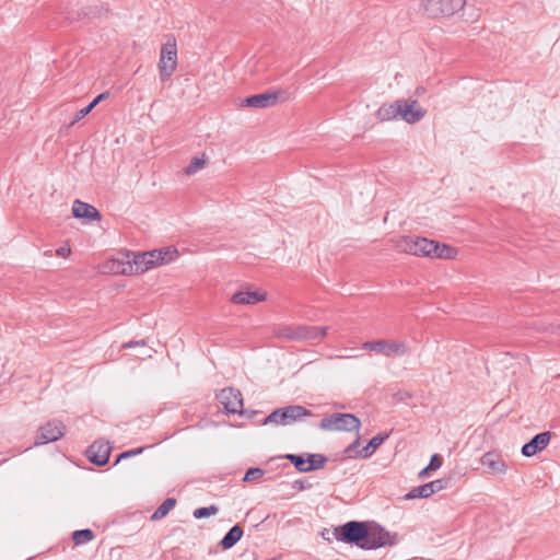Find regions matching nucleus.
Listing matches in <instances>:
<instances>
[{
    "label": "nucleus",
    "mask_w": 560,
    "mask_h": 560,
    "mask_svg": "<svg viewBox=\"0 0 560 560\" xmlns=\"http://www.w3.org/2000/svg\"><path fill=\"white\" fill-rule=\"evenodd\" d=\"M312 416V412L300 405H290L273 410L266 419L265 424L273 423L277 425H287L303 417Z\"/></svg>",
    "instance_id": "obj_4"
},
{
    "label": "nucleus",
    "mask_w": 560,
    "mask_h": 560,
    "mask_svg": "<svg viewBox=\"0 0 560 560\" xmlns=\"http://www.w3.org/2000/svg\"><path fill=\"white\" fill-rule=\"evenodd\" d=\"M444 489V482L443 480H433L431 482L424 483L422 486L413 488L407 495V499H415V498H429L435 492L441 491Z\"/></svg>",
    "instance_id": "obj_20"
},
{
    "label": "nucleus",
    "mask_w": 560,
    "mask_h": 560,
    "mask_svg": "<svg viewBox=\"0 0 560 560\" xmlns=\"http://www.w3.org/2000/svg\"><path fill=\"white\" fill-rule=\"evenodd\" d=\"M279 92L261 93L252 95L242 101L241 105L254 108H267L277 104L279 100Z\"/></svg>",
    "instance_id": "obj_15"
},
{
    "label": "nucleus",
    "mask_w": 560,
    "mask_h": 560,
    "mask_svg": "<svg viewBox=\"0 0 560 560\" xmlns=\"http://www.w3.org/2000/svg\"><path fill=\"white\" fill-rule=\"evenodd\" d=\"M265 475V470L261 469V468H249L245 476H244V481H254V480H258L260 479L262 476Z\"/></svg>",
    "instance_id": "obj_31"
},
{
    "label": "nucleus",
    "mask_w": 560,
    "mask_h": 560,
    "mask_svg": "<svg viewBox=\"0 0 560 560\" xmlns=\"http://www.w3.org/2000/svg\"><path fill=\"white\" fill-rule=\"evenodd\" d=\"M398 104L400 107L399 117L408 124L420 121L427 113L416 100H398Z\"/></svg>",
    "instance_id": "obj_13"
},
{
    "label": "nucleus",
    "mask_w": 560,
    "mask_h": 560,
    "mask_svg": "<svg viewBox=\"0 0 560 560\" xmlns=\"http://www.w3.org/2000/svg\"><path fill=\"white\" fill-rule=\"evenodd\" d=\"M431 469L429 468V466H427L425 468H423L420 472H419V477L420 478H424L428 472L430 471Z\"/></svg>",
    "instance_id": "obj_40"
},
{
    "label": "nucleus",
    "mask_w": 560,
    "mask_h": 560,
    "mask_svg": "<svg viewBox=\"0 0 560 560\" xmlns=\"http://www.w3.org/2000/svg\"><path fill=\"white\" fill-rule=\"evenodd\" d=\"M93 108H94V106H92V104L90 103L88 106H85L84 108L77 112L71 125H74L75 122H78L79 120L84 118L86 115H89L92 112Z\"/></svg>",
    "instance_id": "obj_33"
},
{
    "label": "nucleus",
    "mask_w": 560,
    "mask_h": 560,
    "mask_svg": "<svg viewBox=\"0 0 560 560\" xmlns=\"http://www.w3.org/2000/svg\"><path fill=\"white\" fill-rule=\"evenodd\" d=\"M243 536V529L241 526H233L222 538L220 545L223 549L232 548Z\"/></svg>",
    "instance_id": "obj_25"
},
{
    "label": "nucleus",
    "mask_w": 560,
    "mask_h": 560,
    "mask_svg": "<svg viewBox=\"0 0 560 560\" xmlns=\"http://www.w3.org/2000/svg\"><path fill=\"white\" fill-rule=\"evenodd\" d=\"M361 422L352 413H332L324 417L319 428L324 431H359Z\"/></svg>",
    "instance_id": "obj_5"
},
{
    "label": "nucleus",
    "mask_w": 560,
    "mask_h": 560,
    "mask_svg": "<svg viewBox=\"0 0 560 560\" xmlns=\"http://www.w3.org/2000/svg\"><path fill=\"white\" fill-rule=\"evenodd\" d=\"M65 434V425L60 421H48L38 429L35 445H44L59 440Z\"/></svg>",
    "instance_id": "obj_11"
},
{
    "label": "nucleus",
    "mask_w": 560,
    "mask_h": 560,
    "mask_svg": "<svg viewBox=\"0 0 560 560\" xmlns=\"http://www.w3.org/2000/svg\"><path fill=\"white\" fill-rule=\"evenodd\" d=\"M432 240L417 236H404L397 242V248L400 252L430 258L432 254Z\"/></svg>",
    "instance_id": "obj_8"
},
{
    "label": "nucleus",
    "mask_w": 560,
    "mask_h": 560,
    "mask_svg": "<svg viewBox=\"0 0 560 560\" xmlns=\"http://www.w3.org/2000/svg\"><path fill=\"white\" fill-rule=\"evenodd\" d=\"M550 439L551 434L548 431L535 435L528 443L523 445L522 454L526 457L534 456L548 446Z\"/></svg>",
    "instance_id": "obj_17"
},
{
    "label": "nucleus",
    "mask_w": 560,
    "mask_h": 560,
    "mask_svg": "<svg viewBox=\"0 0 560 560\" xmlns=\"http://www.w3.org/2000/svg\"><path fill=\"white\" fill-rule=\"evenodd\" d=\"M480 463L487 468L488 474L491 475H505L508 471V465L502 457L494 452L485 453Z\"/></svg>",
    "instance_id": "obj_16"
},
{
    "label": "nucleus",
    "mask_w": 560,
    "mask_h": 560,
    "mask_svg": "<svg viewBox=\"0 0 560 560\" xmlns=\"http://www.w3.org/2000/svg\"><path fill=\"white\" fill-rule=\"evenodd\" d=\"M267 298L264 291H240L232 295L231 302L234 304L242 305H255L259 302L265 301Z\"/></svg>",
    "instance_id": "obj_19"
},
{
    "label": "nucleus",
    "mask_w": 560,
    "mask_h": 560,
    "mask_svg": "<svg viewBox=\"0 0 560 560\" xmlns=\"http://www.w3.org/2000/svg\"><path fill=\"white\" fill-rule=\"evenodd\" d=\"M397 542L396 535L390 534L378 524L368 525L366 538H364L361 549L372 550L386 546H393Z\"/></svg>",
    "instance_id": "obj_7"
},
{
    "label": "nucleus",
    "mask_w": 560,
    "mask_h": 560,
    "mask_svg": "<svg viewBox=\"0 0 560 560\" xmlns=\"http://www.w3.org/2000/svg\"><path fill=\"white\" fill-rule=\"evenodd\" d=\"M362 349L373 351L386 358H400L409 353V346L406 341L395 339H378L365 341Z\"/></svg>",
    "instance_id": "obj_1"
},
{
    "label": "nucleus",
    "mask_w": 560,
    "mask_h": 560,
    "mask_svg": "<svg viewBox=\"0 0 560 560\" xmlns=\"http://www.w3.org/2000/svg\"><path fill=\"white\" fill-rule=\"evenodd\" d=\"M206 166V160L203 158H194L188 166L185 168L186 175H194L198 171Z\"/></svg>",
    "instance_id": "obj_29"
},
{
    "label": "nucleus",
    "mask_w": 560,
    "mask_h": 560,
    "mask_svg": "<svg viewBox=\"0 0 560 560\" xmlns=\"http://www.w3.org/2000/svg\"><path fill=\"white\" fill-rule=\"evenodd\" d=\"M285 458L289 459L300 472H308L324 467L327 458L320 454H307L304 458L303 455L288 454Z\"/></svg>",
    "instance_id": "obj_10"
},
{
    "label": "nucleus",
    "mask_w": 560,
    "mask_h": 560,
    "mask_svg": "<svg viewBox=\"0 0 560 560\" xmlns=\"http://www.w3.org/2000/svg\"><path fill=\"white\" fill-rule=\"evenodd\" d=\"M386 438L387 435L383 436L380 434L373 436L368 443V445L359 452V456L361 458H369L370 456H372L373 453L382 445Z\"/></svg>",
    "instance_id": "obj_26"
},
{
    "label": "nucleus",
    "mask_w": 560,
    "mask_h": 560,
    "mask_svg": "<svg viewBox=\"0 0 560 560\" xmlns=\"http://www.w3.org/2000/svg\"><path fill=\"white\" fill-rule=\"evenodd\" d=\"M109 96V93L108 92H104V93H101L100 95H97L92 102V106H96L100 102H102L103 100H106L107 97Z\"/></svg>",
    "instance_id": "obj_38"
},
{
    "label": "nucleus",
    "mask_w": 560,
    "mask_h": 560,
    "mask_svg": "<svg viewBox=\"0 0 560 560\" xmlns=\"http://www.w3.org/2000/svg\"><path fill=\"white\" fill-rule=\"evenodd\" d=\"M110 455L108 442L96 441L86 451L89 460L97 466L107 464Z\"/></svg>",
    "instance_id": "obj_14"
},
{
    "label": "nucleus",
    "mask_w": 560,
    "mask_h": 560,
    "mask_svg": "<svg viewBox=\"0 0 560 560\" xmlns=\"http://www.w3.org/2000/svg\"><path fill=\"white\" fill-rule=\"evenodd\" d=\"M144 447H139V448H136V450H131V451H127V452H124L121 453L116 463H118L120 459L122 458H127V457H131V456H135V455H138V454H141L143 452Z\"/></svg>",
    "instance_id": "obj_36"
},
{
    "label": "nucleus",
    "mask_w": 560,
    "mask_h": 560,
    "mask_svg": "<svg viewBox=\"0 0 560 560\" xmlns=\"http://www.w3.org/2000/svg\"><path fill=\"white\" fill-rule=\"evenodd\" d=\"M147 258L152 260V267L161 266L167 262L173 261L177 256L178 252L175 247H162L159 249H154L151 252H145Z\"/></svg>",
    "instance_id": "obj_18"
},
{
    "label": "nucleus",
    "mask_w": 560,
    "mask_h": 560,
    "mask_svg": "<svg viewBox=\"0 0 560 560\" xmlns=\"http://www.w3.org/2000/svg\"><path fill=\"white\" fill-rule=\"evenodd\" d=\"M368 524L357 521H350L334 528V537L346 544H353L361 548L366 538Z\"/></svg>",
    "instance_id": "obj_2"
},
{
    "label": "nucleus",
    "mask_w": 560,
    "mask_h": 560,
    "mask_svg": "<svg viewBox=\"0 0 560 560\" xmlns=\"http://www.w3.org/2000/svg\"><path fill=\"white\" fill-rule=\"evenodd\" d=\"M327 327L317 326H299L296 327V337L299 341H310L315 339H322L327 335Z\"/></svg>",
    "instance_id": "obj_22"
},
{
    "label": "nucleus",
    "mask_w": 560,
    "mask_h": 560,
    "mask_svg": "<svg viewBox=\"0 0 560 560\" xmlns=\"http://www.w3.org/2000/svg\"><path fill=\"white\" fill-rule=\"evenodd\" d=\"M153 268L152 260L147 258V253H138L133 256V264L112 261L110 270L115 273H143Z\"/></svg>",
    "instance_id": "obj_9"
},
{
    "label": "nucleus",
    "mask_w": 560,
    "mask_h": 560,
    "mask_svg": "<svg viewBox=\"0 0 560 560\" xmlns=\"http://www.w3.org/2000/svg\"><path fill=\"white\" fill-rule=\"evenodd\" d=\"M466 0H422L421 9L431 18L451 16L463 9Z\"/></svg>",
    "instance_id": "obj_3"
},
{
    "label": "nucleus",
    "mask_w": 560,
    "mask_h": 560,
    "mask_svg": "<svg viewBox=\"0 0 560 560\" xmlns=\"http://www.w3.org/2000/svg\"><path fill=\"white\" fill-rule=\"evenodd\" d=\"M358 444H359V440H355L353 444L349 445V447L347 448V453H350L352 451V448L355 447Z\"/></svg>",
    "instance_id": "obj_41"
},
{
    "label": "nucleus",
    "mask_w": 560,
    "mask_h": 560,
    "mask_svg": "<svg viewBox=\"0 0 560 560\" xmlns=\"http://www.w3.org/2000/svg\"><path fill=\"white\" fill-rule=\"evenodd\" d=\"M136 346H145V341L144 340L129 341V342L124 343L122 348L124 349H129V348H132V347H136Z\"/></svg>",
    "instance_id": "obj_39"
},
{
    "label": "nucleus",
    "mask_w": 560,
    "mask_h": 560,
    "mask_svg": "<svg viewBox=\"0 0 560 560\" xmlns=\"http://www.w3.org/2000/svg\"><path fill=\"white\" fill-rule=\"evenodd\" d=\"M176 500L174 498H167L151 515L152 521H158L165 517L170 511L175 506Z\"/></svg>",
    "instance_id": "obj_27"
},
{
    "label": "nucleus",
    "mask_w": 560,
    "mask_h": 560,
    "mask_svg": "<svg viewBox=\"0 0 560 560\" xmlns=\"http://www.w3.org/2000/svg\"><path fill=\"white\" fill-rule=\"evenodd\" d=\"M71 253V249L69 246H61L56 250V254L60 257H68Z\"/></svg>",
    "instance_id": "obj_37"
},
{
    "label": "nucleus",
    "mask_w": 560,
    "mask_h": 560,
    "mask_svg": "<svg viewBox=\"0 0 560 560\" xmlns=\"http://www.w3.org/2000/svg\"><path fill=\"white\" fill-rule=\"evenodd\" d=\"M458 252L455 247L433 241L431 258L455 259Z\"/></svg>",
    "instance_id": "obj_23"
},
{
    "label": "nucleus",
    "mask_w": 560,
    "mask_h": 560,
    "mask_svg": "<svg viewBox=\"0 0 560 560\" xmlns=\"http://www.w3.org/2000/svg\"><path fill=\"white\" fill-rule=\"evenodd\" d=\"M464 14L466 15V21L470 23L477 21L480 15L479 10L476 8H467Z\"/></svg>",
    "instance_id": "obj_34"
},
{
    "label": "nucleus",
    "mask_w": 560,
    "mask_h": 560,
    "mask_svg": "<svg viewBox=\"0 0 560 560\" xmlns=\"http://www.w3.org/2000/svg\"><path fill=\"white\" fill-rule=\"evenodd\" d=\"M217 398L228 412L242 413L243 397L240 390L233 387L223 388Z\"/></svg>",
    "instance_id": "obj_12"
},
{
    "label": "nucleus",
    "mask_w": 560,
    "mask_h": 560,
    "mask_svg": "<svg viewBox=\"0 0 560 560\" xmlns=\"http://www.w3.org/2000/svg\"><path fill=\"white\" fill-rule=\"evenodd\" d=\"M399 112H400V107H399L398 101H395L393 103L382 105L376 110L375 115L378 120L388 121V120L396 119L397 117H399Z\"/></svg>",
    "instance_id": "obj_24"
},
{
    "label": "nucleus",
    "mask_w": 560,
    "mask_h": 560,
    "mask_svg": "<svg viewBox=\"0 0 560 560\" xmlns=\"http://www.w3.org/2000/svg\"><path fill=\"white\" fill-rule=\"evenodd\" d=\"M177 44L174 37H168L163 44L160 54L159 70L162 81L167 80L176 70Z\"/></svg>",
    "instance_id": "obj_6"
},
{
    "label": "nucleus",
    "mask_w": 560,
    "mask_h": 560,
    "mask_svg": "<svg viewBox=\"0 0 560 560\" xmlns=\"http://www.w3.org/2000/svg\"><path fill=\"white\" fill-rule=\"evenodd\" d=\"M72 214L74 218L86 219L89 221L101 219V214L95 207L78 199L74 200L72 205Z\"/></svg>",
    "instance_id": "obj_21"
},
{
    "label": "nucleus",
    "mask_w": 560,
    "mask_h": 560,
    "mask_svg": "<svg viewBox=\"0 0 560 560\" xmlns=\"http://www.w3.org/2000/svg\"><path fill=\"white\" fill-rule=\"evenodd\" d=\"M295 335H296V327L295 328L285 327V328H282L279 332V336L282 338L299 341V337H296Z\"/></svg>",
    "instance_id": "obj_32"
},
{
    "label": "nucleus",
    "mask_w": 560,
    "mask_h": 560,
    "mask_svg": "<svg viewBox=\"0 0 560 560\" xmlns=\"http://www.w3.org/2000/svg\"><path fill=\"white\" fill-rule=\"evenodd\" d=\"M442 463H443L442 457L439 454H434L431 457V460L428 466L431 470H436L442 466Z\"/></svg>",
    "instance_id": "obj_35"
},
{
    "label": "nucleus",
    "mask_w": 560,
    "mask_h": 560,
    "mask_svg": "<svg viewBox=\"0 0 560 560\" xmlns=\"http://www.w3.org/2000/svg\"><path fill=\"white\" fill-rule=\"evenodd\" d=\"M218 512H219V509L215 505H210L207 508H199L194 511V517L199 520V518L208 517L211 515H215Z\"/></svg>",
    "instance_id": "obj_30"
},
{
    "label": "nucleus",
    "mask_w": 560,
    "mask_h": 560,
    "mask_svg": "<svg viewBox=\"0 0 560 560\" xmlns=\"http://www.w3.org/2000/svg\"><path fill=\"white\" fill-rule=\"evenodd\" d=\"M95 538L94 533L91 529H80L72 534V539L77 545L86 544Z\"/></svg>",
    "instance_id": "obj_28"
},
{
    "label": "nucleus",
    "mask_w": 560,
    "mask_h": 560,
    "mask_svg": "<svg viewBox=\"0 0 560 560\" xmlns=\"http://www.w3.org/2000/svg\"><path fill=\"white\" fill-rule=\"evenodd\" d=\"M295 485H299V489H304V486H303V483H302V482L296 481V482H295Z\"/></svg>",
    "instance_id": "obj_42"
}]
</instances>
